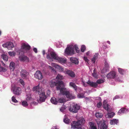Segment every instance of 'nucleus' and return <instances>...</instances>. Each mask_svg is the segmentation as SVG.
Segmentation results:
<instances>
[{
  "label": "nucleus",
  "instance_id": "nucleus-11",
  "mask_svg": "<svg viewBox=\"0 0 129 129\" xmlns=\"http://www.w3.org/2000/svg\"><path fill=\"white\" fill-rule=\"evenodd\" d=\"M35 77L39 80H41L43 78L42 73L40 71H37L35 74Z\"/></svg>",
  "mask_w": 129,
  "mask_h": 129
},
{
  "label": "nucleus",
  "instance_id": "nucleus-50",
  "mask_svg": "<svg viewBox=\"0 0 129 129\" xmlns=\"http://www.w3.org/2000/svg\"><path fill=\"white\" fill-rule=\"evenodd\" d=\"M82 82L83 83V85L85 87H86L87 86V85L84 82V81L82 80Z\"/></svg>",
  "mask_w": 129,
  "mask_h": 129
},
{
  "label": "nucleus",
  "instance_id": "nucleus-53",
  "mask_svg": "<svg viewBox=\"0 0 129 129\" xmlns=\"http://www.w3.org/2000/svg\"><path fill=\"white\" fill-rule=\"evenodd\" d=\"M119 98V96L118 95L116 96L113 98V100H115L116 99H118Z\"/></svg>",
  "mask_w": 129,
  "mask_h": 129
},
{
  "label": "nucleus",
  "instance_id": "nucleus-61",
  "mask_svg": "<svg viewBox=\"0 0 129 129\" xmlns=\"http://www.w3.org/2000/svg\"><path fill=\"white\" fill-rule=\"evenodd\" d=\"M2 64L4 66L5 65V64L2 61Z\"/></svg>",
  "mask_w": 129,
  "mask_h": 129
},
{
  "label": "nucleus",
  "instance_id": "nucleus-27",
  "mask_svg": "<svg viewBox=\"0 0 129 129\" xmlns=\"http://www.w3.org/2000/svg\"><path fill=\"white\" fill-rule=\"evenodd\" d=\"M8 49L9 50H11L12 48L14 47L13 43L11 42H8Z\"/></svg>",
  "mask_w": 129,
  "mask_h": 129
},
{
  "label": "nucleus",
  "instance_id": "nucleus-36",
  "mask_svg": "<svg viewBox=\"0 0 129 129\" xmlns=\"http://www.w3.org/2000/svg\"><path fill=\"white\" fill-rule=\"evenodd\" d=\"M105 62L104 63L105 64V67H106L107 68H109V65L108 63L107 62V60H106V59H105Z\"/></svg>",
  "mask_w": 129,
  "mask_h": 129
},
{
  "label": "nucleus",
  "instance_id": "nucleus-33",
  "mask_svg": "<svg viewBox=\"0 0 129 129\" xmlns=\"http://www.w3.org/2000/svg\"><path fill=\"white\" fill-rule=\"evenodd\" d=\"M56 78L57 80H58V81H61V80L63 79V76L61 75L58 74L57 75Z\"/></svg>",
  "mask_w": 129,
  "mask_h": 129
},
{
  "label": "nucleus",
  "instance_id": "nucleus-60",
  "mask_svg": "<svg viewBox=\"0 0 129 129\" xmlns=\"http://www.w3.org/2000/svg\"><path fill=\"white\" fill-rule=\"evenodd\" d=\"M107 43L109 44H110V42L109 41H107Z\"/></svg>",
  "mask_w": 129,
  "mask_h": 129
},
{
  "label": "nucleus",
  "instance_id": "nucleus-59",
  "mask_svg": "<svg viewBox=\"0 0 129 129\" xmlns=\"http://www.w3.org/2000/svg\"><path fill=\"white\" fill-rule=\"evenodd\" d=\"M89 54V52H87L86 53V55H88Z\"/></svg>",
  "mask_w": 129,
  "mask_h": 129
},
{
  "label": "nucleus",
  "instance_id": "nucleus-14",
  "mask_svg": "<svg viewBox=\"0 0 129 129\" xmlns=\"http://www.w3.org/2000/svg\"><path fill=\"white\" fill-rule=\"evenodd\" d=\"M86 83L91 87L93 88H96L98 85L96 83L91 81L90 80H89L88 82H87Z\"/></svg>",
  "mask_w": 129,
  "mask_h": 129
},
{
  "label": "nucleus",
  "instance_id": "nucleus-12",
  "mask_svg": "<svg viewBox=\"0 0 129 129\" xmlns=\"http://www.w3.org/2000/svg\"><path fill=\"white\" fill-rule=\"evenodd\" d=\"M28 74V73L24 70H22L20 72V76L23 79L25 78Z\"/></svg>",
  "mask_w": 129,
  "mask_h": 129
},
{
  "label": "nucleus",
  "instance_id": "nucleus-28",
  "mask_svg": "<svg viewBox=\"0 0 129 129\" xmlns=\"http://www.w3.org/2000/svg\"><path fill=\"white\" fill-rule=\"evenodd\" d=\"M70 86L73 87L74 89L76 90L77 89V87L75 84L73 82H70L69 83Z\"/></svg>",
  "mask_w": 129,
  "mask_h": 129
},
{
  "label": "nucleus",
  "instance_id": "nucleus-45",
  "mask_svg": "<svg viewBox=\"0 0 129 129\" xmlns=\"http://www.w3.org/2000/svg\"><path fill=\"white\" fill-rule=\"evenodd\" d=\"M78 96L79 98H82L84 97V94L83 93H81L78 95Z\"/></svg>",
  "mask_w": 129,
  "mask_h": 129
},
{
  "label": "nucleus",
  "instance_id": "nucleus-56",
  "mask_svg": "<svg viewBox=\"0 0 129 129\" xmlns=\"http://www.w3.org/2000/svg\"><path fill=\"white\" fill-rule=\"evenodd\" d=\"M50 67L51 68H50L52 70H53V71H54V69L53 68H52V67H50Z\"/></svg>",
  "mask_w": 129,
  "mask_h": 129
},
{
  "label": "nucleus",
  "instance_id": "nucleus-29",
  "mask_svg": "<svg viewBox=\"0 0 129 129\" xmlns=\"http://www.w3.org/2000/svg\"><path fill=\"white\" fill-rule=\"evenodd\" d=\"M66 101L65 99L62 98H58L57 99L58 103H62Z\"/></svg>",
  "mask_w": 129,
  "mask_h": 129
},
{
  "label": "nucleus",
  "instance_id": "nucleus-35",
  "mask_svg": "<svg viewBox=\"0 0 129 129\" xmlns=\"http://www.w3.org/2000/svg\"><path fill=\"white\" fill-rule=\"evenodd\" d=\"M2 56L4 60L6 61L8 60V57L7 55L5 54H3L2 55Z\"/></svg>",
  "mask_w": 129,
  "mask_h": 129
},
{
  "label": "nucleus",
  "instance_id": "nucleus-22",
  "mask_svg": "<svg viewBox=\"0 0 129 129\" xmlns=\"http://www.w3.org/2000/svg\"><path fill=\"white\" fill-rule=\"evenodd\" d=\"M70 60L71 61L72 63H75V64H78V60L76 58L73 57L70 58Z\"/></svg>",
  "mask_w": 129,
  "mask_h": 129
},
{
  "label": "nucleus",
  "instance_id": "nucleus-55",
  "mask_svg": "<svg viewBox=\"0 0 129 129\" xmlns=\"http://www.w3.org/2000/svg\"><path fill=\"white\" fill-rule=\"evenodd\" d=\"M47 94L49 95L50 94V91L49 90H48L47 91Z\"/></svg>",
  "mask_w": 129,
  "mask_h": 129
},
{
  "label": "nucleus",
  "instance_id": "nucleus-30",
  "mask_svg": "<svg viewBox=\"0 0 129 129\" xmlns=\"http://www.w3.org/2000/svg\"><path fill=\"white\" fill-rule=\"evenodd\" d=\"M119 73L122 75H123L125 73L124 70L121 68H118V69Z\"/></svg>",
  "mask_w": 129,
  "mask_h": 129
},
{
  "label": "nucleus",
  "instance_id": "nucleus-16",
  "mask_svg": "<svg viewBox=\"0 0 129 129\" xmlns=\"http://www.w3.org/2000/svg\"><path fill=\"white\" fill-rule=\"evenodd\" d=\"M128 110L127 109L125 108H121L118 111V114L120 115L122 113H125L128 112Z\"/></svg>",
  "mask_w": 129,
  "mask_h": 129
},
{
  "label": "nucleus",
  "instance_id": "nucleus-18",
  "mask_svg": "<svg viewBox=\"0 0 129 129\" xmlns=\"http://www.w3.org/2000/svg\"><path fill=\"white\" fill-rule=\"evenodd\" d=\"M19 58L21 61H28V58L27 57L23 55L20 56Z\"/></svg>",
  "mask_w": 129,
  "mask_h": 129
},
{
  "label": "nucleus",
  "instance_id": "nucleus-6",
  "mask_svg": "<svg viewBox=\"0 0 129 129\" xmlns=\"http://www.w3.org/2000/svg\"><path fill=\"white\" fill-rule=\"evenodd\" d=\"M33 90L35 91L36 93H37L39 95L45 93V92L44 90H43L42 88L40 87L39 84L38 85L34 87Z\"/></svg>",
  "mask_w": 129,
  "mask_h": 129
},
{
  "label": "nucleus",
  "instance_id": "nucleus-21",
  "mask_svg": "<svg viewBox=\"0 0 129 129\" xmlns=\"http://www.w3.org/2000/svg\"><path fill=\"white\" fill-rule=\"evenodd\" d=\"M89 124L90 125L89 129H97L94 123L91 122H89Z\"/></svg>",
  "mask_w": 129,
  "mask_h": 129
},
{
  "label": "nucleus",
  "instance_id": "nucleus-7",
  "mask_svg": "<svg viewBox=\"0 0 129 129\" xmlns=\"http://www.w3.org/2000/svg\"><path fill=\"white\" fill-rule=\"evenodd\" d=\"M58 56L56 53L54 52H50V54H48L47 55V59L50 60L52 58L56 60Z\"/></svg>",
  "mask_w": 129,
  "mask_h": 129
},
{
  "label": "nucleus",
  "instance_id": "nucleus-13",
  "mask_svg": "<svg viewBox=\"0 0 129 129\" xmlns=\"http://www.w3.org/2000/svg\"><path fill=\"white\" fill-rule=\"evenodd\" d=\"M21 89L19 87H15L13 89L14 94L17 95H20L21 93Z\"/></svg>",
  "mask_w": 129,
  "mask_h": 129
},
{
  "label": "nucleus",
  "instance_id": "nucleus-31",
  "mask_svg": "<svg viewBox=\"0 0 129 129\" xmlns=\"http://www.w3.org/2000/svg\"><path fill=\"white\" fill-rule=\"evenodd\" d=\"M110 112H108V117L109 118H111L113 117L115 115V113L114 112H111L109 113Z\"/></svg>",
  "mask_w": 129,
  "mask_h": 129
},
{
  "label": "nucleus",
  "instance_id": "nucleus-26",
  "mask_svg": "<svg viewBox=\"0 0 129 129\" xmlns=\"http://www.w3.org/2000/svg\"><path fill=\"white\" fill-rule=\"evenodd\" d=\"M118 120L116 119H113L110 121V124L111 125L117 124L118 123Z\"/></svg>",
  "mask_w": 129,
  "mask_h": 129
},
{
  "label": "nucleus",
  "instance_id": "nucleus-15",
  "mask_svg": "<svg viewBox=\"0 0 129 129\" xmlns=\"http://www.w3.org/2000/svg\"><path fill=\"white\" fill-rule=\"evenodd\" d=\"M116 75V74L114 71L110 72L107 74V77L108 78H115Z\"/></svg>",
  "mask_w": 129,
  "mask_h": 129
},
{
  "label": "nucleus",
  "instance_id": "nucleus-1",
  "mask_svg": "<svg viewBox=\"0 0 129 129\" xmlns=\"http://www.w3.org/2000/svg\"><path fill=\"white\" fill-rule=\"evenodd\" d=\"M54 86H56L57 90H60V92L63 95H65L68 98L73 99L75 97L71 94L70 92L66 90V88L64 87L63 83L62 81H57L56 82L52 80L51 82L50 86L53 87Z\"/></svg>",
  "mask_w": 129,
  "mask_h": 129
},
{
  "label": "nucleus",
  "instance_id": "nucleus-49",
  "mask_svg": "<svg viewBox=\"0 0 129 129\" xmlns=\"http://www.w3.org/2000/svg\"><path fill=\"white\" fill-rule=\"evenodd\" d=\"M84 59L85 60V61L87 62L88 63V61H89V60L87 59V58L86 57H84Z\"/></svg>",
  "mask_w": 129,
  "mask_h": 129
},
{
  "label": "nucleus",
  "instance_id": "nucleus-34",
  "mask_svg": "<svg viewBox=\"0 0 129 129\" xmlns=\"http://www.w3.org/2000/svg\"><path fill=\"white\" fill-rule=\"evenodd\" d=\"M8 54L11 56H14L16 55V53L14 51L9 52H8Z\"/></svg>",
  "mask_w": 129,
  "mask_h": 129
},
{
  "label": "nucleus",
  "instance_id": "nucleus-17",
  "mask_svg": "<svg viewBox=\"0 0 129 129\" xmlns=\"http://www.w3.org/2000/svg\"><path fill=\"white\" fill-rule=\"evenodd\" d=\"M39 97L40 101L41 102H44L47 98L45 93L40 95Z\"/></svg>",
  "mask_w": 129,
  "mask_h": 129
},
{
  "label": "nucleus",
  "instance_id": "nucleus-46",
  "mask_svg": "<svg viewBox=\"0 0 129 129\" xmlns=\"http://www.w3.org/2000/svg\"><path fill=\"white\" fill-rule=\"evenodd\" d=\"M8 42L2 45V46L4 47H6L8 48Z\"/></svg>",
  "mask_w": 129,
  "mask_h": 129
},
{
  "label": "nucleus",
  "instance_id": "nucleus-5",
  "mask_svg": "<svg viewBox=\"0 0 129 129\" xmlns=\"http://www.w3.org/2000/svg\"><path fill=\"white\" fill-rule=\"evenodd\" d=\"M30 46L27 44L23 43L22 44V47L21 48L19 54H23L25 51L24 50H29L30 48Z\"/></svg>",
  "mask_w": 129,
  "mask_h": 129
},
{
  "label": "nucleus",
  "instance_id": "nucleus-19",
  "mask_svg": "<svg viewBox=\"0 0 129 129\" xmlns=\"http://www.w3.org/2000/svg\"><path fill=\"white\" fill-rule=\"evenodd\" d=\"M66 73L71 77H74L75 76L74 73L72 71L68 70L66 72Z\"/></svg>",
  "mask_w": 129,
  "mask_h": 129
},
{
  "label": "nucleus",
  "instance_id": "nucleus-9",
  "mask_svg": "<svg viewBox=\"0 0 129 129\" xmlns=\"http://www.w3.org/2000/svg\"><path fill=\"white\" fill-rule=\"evenodd\" d=\"M103 108L106 110L108 112H110L111 109L110 108V106L107 104L106 100L104 101L103 102Z\"/></svg>",
  "mask_w": 129,
  "mask_h": 129
},
{
  "label": "nucleus",
  "instance_id": "nucleus-8",
  "mask_svg": "<svg viewBox=\"0 0 129 129\" xmlns=\"http://www.w3.org/2000/svg\"><path fill=\"white\" fill-rule=\"evenodd\" d=\"M98 125V129H108V126L106 125L105 122L103 123L101 121H99L97 122Z\"/></svg>",
  "mask_w": 129,
  "mask_h": 129
},
{
  "label": "nucleus",
  "instance_id": "nucleus-10",
  "mask_svg": "<svg viewBox=\"0 0 129 129\" xmlns=\"http://www.w3.org/2000/svg\"><path fill=\"white\" fill-rule=\"evenodd\" d=\"M103 108L106 110L108 112H110L111 109L110 108V106L107 104L106 100L104 101L103 102Z\"/></svg>",
  "mask_w": 129,
  "mask_h": 129
},
{
  "label": "nucleus",
  "instance_id": "nucleus-39",
  "mask_svg": "<svg viewBox=\"0 0 129 129\" xmlns=\"http://www.w3.org/2000/svg\"><path fill=\"white\" fill-rule=\"evenodd\" d=\"M86 48L85 46L84 45H83L82 46L81 49V51L83 52L85 50Z\"/></svg>",
  "mask_w": 129,
  "mask_h": 129
},
{
  "label": "nucleus",
  "instance_id": "nucleus-38",
  "mask_svg": "<svg viewBox=\"0 0 129 129\" xmlns=\"http://www.w3.org/2000/svg\"><path fill=\"white\" fill-rule=\"evenodd\" d=\"M70 120L68 118H66L63 119V121L66 124H68Z\"/></svg>",
  "mask_w": 129,
  "mask_h": 129
},
{
  "label": "nucleus",
  "instance_id": "nucleus-48",
  "mask_svg": "<svg viewBox=\"0 0 129 129\" xmlns=\"http://www.w3.org/2000/svg\"><path fill=\"white\" fill-rule=\"evenodd\" d=\"M98 53H96L94 56L93 57L95 59H97L98 58Z\"/></svg>",
  "mask_w": 129,
  "mask_h": 129
},
{
  "label": "nucleus",
  "instance_id": "nucleus-58",
  "mask_svg": "<svg viewBox=\"0 0 129 129\" xmlns=\"http://www.w3.org/2000/svg\"><path fill=\"white\" fill-rule=\"evenodd\" d=\"M43 54L44 55L45 54V51L44 50H43Z\"/></svg>",
  "mask_w": 129,
  "mask_h": 129
},
{
  "label": "nucleus",
  "instance_id": "nucleus-41",
  "mask_svg": "<svg viewBox=\"0 0 129 129\" xmlns=\"http://www.w3.org/2000/svg\"><path fill=\"white\" fill-rule=\"evenodd\" d=\"M92 76L94 78H96L97 76V74L95 69L93 70V72L92 74Z\"/></svg>",
  "mask_w": 129,
  "mask_h": 129
},
{
  "label": "nucleus",
  "instance_id": "nucleus-25",
  "mask_svg": "<svg viewBox=\"0 0 129 129\" xmlns=\"http://www.w3.org/2000/svg\"><path fill=\"white\" fill-rule=\"evenodd\" d=\"M15 63L13 62H11L10 64V68L11 70L13 71L14 69Z\"/></svg>",
  "mask_w": 129,
  "mask_h": 129
},
{
  "label": "nucleus",
  "instance_id": "nucleus-62",
  "mask_svg": "<svg viewBox=\"0 0 129 129\" xmlns=\"http://www.w3.org/2000/svg\"><path fill=\"white\" fill-rule=\"evenodd\" d=\"M1 31L0 30V36L1 35Z\"/></svg>",
  "mask_w": 129,
  "mask_h": 129
},
{
  "label": "nucleus",
  "instance_id": "nucleus-24",
  "mask_svg": "<svg viewBox=\"0 0 129 129\" xmlns=\"http://www.w3.org/2000/svg\"><path fill=\"white\" fill-rule=\"evenodd\" d=\"M50 101L52 104H56L58 103L57 99V100L54 97H52Z\"/></svg>",
  "mask_w": 129,
  "mask_h": 129
},
{
  "label": "nucleus",
  "instance_id": "nucleus-47",
  "mask_svg": "<svg viewBox=\"0 0 129 129\" xmlns=\"http://www.w3.org/2000/svg\"><path fill=\"white\" fill-rule=\"evenodd\" d=\"M102 105V103L100 102L99 103H98L97 104V107L99 108H100L101 106Z\"/></svg>",
  "mask_w": 129,
  "mask_h": 129
},
{
  "label": "nucleus",
  "instance_id": "nucleus-32",
  "mask_svg": "<svg viewBox=\"0 0 129 129\" xmlns=\"http://www.w3.org/2000/svg\"><path fill=\"white\" fill-rule=\"evenodd\" d=\"M95 115L97 118H101L102 117L103 114L102 113L98 112L95 114Z\"/></svg>",
  "mask_w": 129,
  "mask_h": 129
},
{
  "label": "nucleus",
  "instance_id": "nucleus-43",
  "mask_svg": "<svg viewBox=\"0 0 129 129\" xmlns=\"http://www.w3.org/2000/svg\"><path fill=\"white\" fill-rule=\"evenodd\" d=\"M12 101L14 102L17 103L18 102L16 100L15 97H14V96H13L12 97Z\"/></svg>",
  "mask_w": 129,
  "mask_h": 129
},
{
  "label": "nucleus",
  "instance_id": "nucleus-23",
  "mask_svg": "<svg viewBox=\"0 0 129 129\" xmlns=\"http://www.w3.org/2000/svg\"><path fill=\"white\" fill-rule=\"evenodd\" d=\"M52 66H54L55 67L58 68L59 69V70L60 71L62 72L63 71V69L60 67V66L56 65L55 63H52Z\"/></svg>",
  "mask_w": 129,
  "mask_h": 129
},
{
  "label": "nucleus",
  "instance_id": "nucleus-20",
  "mask_svg": "<svg viewBox=\"0 0 129 129\" xmlns=\"http://www.w3.org/2000/svg\"><path fill=\"white\" fill-rule=\"evenodd\" d=\"M56 60H57L58 62L61 63H64L66 61V60L65 58L61 57H58Z\"/></svg>",
  "mask_w": 129,
  "mask_h": 129
},
{
  "label": "nucleus",
  "instance_id": "nucleus-3",
  "mask_svg": "<svg viewBox=\"0 0 129 129\" xmlns=\"http://www.w3.org/2000/svg\"><path fill=\"white\" fill-rule=\"evenodd\" d=\"M85 122V120L83 117H82L81 119L77 121H74L71 124V128L73 129L77 128L79 129L81 127H79L81 125L84 123Z\"/></svg>",
  "mask_w": 129,
  "mask_h": 129
},
{
  "label": "nucleus",
  "instance_id": "nucleus-54",
  "mask_svg": "<svg viewBox=\"0 0 129 129\" xmlns=\"http://www.w3.org/2000/svg\"><path fill=\"white\" fill-rule=\"evenodd\" d=\"M51 129H58L57 128V127L56 126H55L53 127Z\"/></svg>",
  "mask_w": 129,
  "mask_h": 129
},
{
  "label": "nucleus",
  "instance_id": "nucleus-40",
  "mask_svg": "<svg viewBox=\"0 0 129 129\" xmlns=\"http://www.w3.org/2000/svg\"><path fill=\"white\" fill-rule=\"evenodd\" d=\"M104 82V80H103L100 79L98 80L96 82V83L98 84H100Z\"/></svg>",
  "mask_w": 129,
  "mask_h": 129
},
{
  "label": "nucleus",
  "instance_id": "nucleus-44",
  "mask_svg": "<svg viewBox=\"0 0 129 129\" xmlns=\"http://www.w3.org/2000/svg\"><path fill=\"white\" fill-rule=\"evenodd\" d=\"M20 83L23 85H24L25 84L23 80L22 79H20L19 80Z\"/></svg>",
  "mask_w": 129,
  "mask_h": 129
},
{
  "label": "nucleus",
  "instance_id": "nucleus-51",
  "mask_svg": "<svg viewBox=\"0 0 129 129\" xmlns=\"http://www.w3.org/2000/svg\"><path fill=\"white\" fill-rule=\"evenodd\" d=\"M33 51H34L36 53H37V49L36 48H34L33 49Z\"/></svg>",
  "mask_w": 129,
  "mask_h": 129
},
{
  "label": "nucleus",
  "instance_id": "nucleus-37",
  "mask_svg": "<svg viewBox=\"0 0 129 129\" xmlns=\"http://www.w3.org/2000/svg\"><path fill=\"white\" fill-rule=\"evenodd\" d=\"M22 105L24 107L27 106L28 104L27 102L26 101H23L22 102Z\"/></svg>",
  "mask_w": 129,
  "mask_h": 129
},
{
  "label": "nucleus",
  "instance_id": "nucleus-52",
  "mask_svg": "<svg viewBox=\"0 0 129 129\" xmlns=\"http://www.w3.org/2000/svg\"><path fill=\"white\" fill-rule=\"evenodd\" d=\"M95 59H96L95 58L93 57V58L91 59V60L93 63H94L95 62Z\"/></svg>",
  "mask_w": 129,
  "mask_h": 129
},
{
  "label": "nucleus",
  "instance_id": "nucleus-57",
  "mask_svg": "<svg viewBox=\"0 0 129 129\" xmlns=\"http://www.w3.org/2000/svg\"><path fill=\"white\" fill-rule=\"evenodd\" d=\"M50 67L51 68H50L52 70H53V71H54V69L53 68H52V67H50Z\"/></svg>",
  "mask_w": 129,
  "mask_h": 129
},
{
  "label": "nucleus",
  "instance_id": "nucleus-42",
  "mask_svg": "<svg viewBox=\"0 0 129 129\" xmlns=\"http://www.w3.org/2000/svg\"><path fill=\"white\" fill-rule=\"evenodd\" d=\"M7 71L6 69L5 68H3L1 67V66L0 67V72L2 71L3 72H6Z\"/></svg>",
  "mask_w": 129,
  "mask_h": 129
},
{
  "label": "nucleus",
  "instance_id": "nucleus-4",
  "mask_svg": "<svg viewBox=\"0 0 129 129\" xmlns=\"http://www.w3.org/2000/svg\"><path fill=\"white\" fill-rule=\"evenodd\" d=\"M80 109V106L77 104H73L71 105L69 110L71 112L77 113Z\"/></svg>",
  "mask_w": 129,
  "mask_h": 129
},
{
  "label": "nucleus",
  "instance_id": "nucleus-63",
  "mask_svg": "<svg viewBox=\"0 0 129 129\" xmlns=\"http://www.w3.org/2000/svg\"><path fill=\"white\" fill-rule=\"evenodd\" d=\"M29 98H27L26 99L27 100H29Z\"/></svg>",
  "mask_w": 129,
  "mask_h": 129
},
{
  "label": "nucleus",
  "instance_id": "nucleus-2",
  "mask_svg": "<svg viewBox=\"0 0 129 129\" xmlns=\"http://www.w3.org/2000/svg\"><path fill=\"white\" fill-rule=\"evenodd\" d=\"M74 47L76 52L79 53L80 51L77 45H75L74 46L73 45H71L69 47H67L65 50V53L68 55H72L74 54Z\"/></svg>",
  "mask_w": 129,
  "mask_h": 129
}]
</instances>
